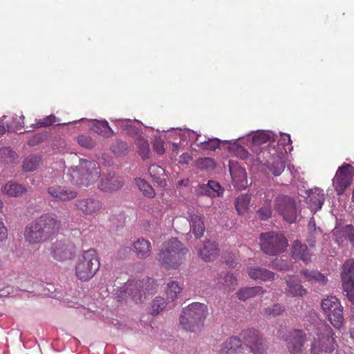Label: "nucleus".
Wrapping results in <instances>:
<instances>
[{
  "instance_id": "nucleus-1",
  "label": "nucleus",
  "mask_w": 354,
  "mask_h": 354,
  "mask_svg": "<svg viewBox=\"0 0 354 354\" xmlns=\"http://www.w3.org/2000/svg\"><path fill=\"white\" fill-rule=\"evenodd\" d=\"M61 221L54 213H45L28 223L24 230V239L30 244L47 241L61 228Z\"/></svg>"
},
{
  "instance_id": "nucleus-2",
  "label": "nucleus",
  "mask_w": 354,
  "mask_h": 354,
  "mask_svg": "<svg viewBox=\"0 0 354 354\" xmlns=\"http://www.w3.org/2000/svg\"><path fill=\"white\" fill-rule=\"evenodd\" d=\"M187 252L180 241L172 238L162 244L157 259L165 269L176 270L185 261Z\"/></svg>"
},
{
  "instance_id": "nucleus-3",
  "label": "nucleus",
  "mask_w": 354,
  "mask_h": 354,
  "mask_svg": "<svg viewBox=\"0 0 354 354\" xmlns=\"http://www.w3.org/2000/svg\"><path fill=\"white\" fill-rule=\"evenodd\" d=\"M100 174L99 164L84 159L80 160L79 165L68 169V180L76 186L88 187L97 180Z\"/></svg>"
},
{
  "instance_id": "nucleus-4",
  "label": "nucleus",
  "mask_w": 354,
  "mask_h": 354,
  "mask_svg": "<svg viewBox=\"0 0 354 354\" xmlns=\"http://www.w3.org/2000/svg\"><path fill=\"white\" fill-rule=\"evenodd\" d=\"M100 261L97 251L93 248L84 250L76 261L74 270L81 281H88L97 273Z\"/></svg>"
},
{
  "instance_id": "nucleus-5",
  "label": "nucleus",
  "mask_w": 354,
  "mask_h": 354,
  "mask_svg": "<svg viewBox=\"0 0 354 354\" xmlns=\"http://www.w3.org/2000/svg\"><path fill=\"white\" fill-rule=\"evenodd\" d=\"M315 335L311 343V353L326 354L335 351L337 345L333 337L334 333L328 324L319 322L315 326Z\"/></svg>"
},
{
  "instance_id": "nucleus-6",
  "label": "nucleus",
  "mask_w": 354,
  "mask_h": 354,
  "mask_svg": "<svg viewBox=\"0 0 354 354\" xmlns=\"http://www.w3.org/2000/svg\"><path fill=\"white\" fill-rule=\"evenodd\" d=\"M207 314L205 304L195 302L183 309L180 317V324L185 330L197 332L203 326Z\"/></svg>"
},
{
  "instance_id": "nucleus-7",
  "label": "nucleus",
  "mask_w": 354,
  "mask_h": 354,
  "mask_svg": "<svg viewBox=\"0 0 354 354\" xmlns=\"http://www.w3.org/2000/svg\"><path fill=\"white\" fill-rule=\"evenodd\" d=\"M158 285L153 279L147 277L142 281H128L124 291L128 294L136 304H141L147 299V295L154 294L157 291Z\"/></svg>"
},
{
  "instance_id": "nucleus-8",
  "label": "nucleus",
  "mask_w": 354,
  "mask_h": 354,
  "mask_svg": "<svg viewBox=\"0 0 354 354\" xmlns=\"http://www.w3.org/2000/svg\"><path fill=\"white\" fill-rule=\"evenodd\" d=\"M261 250L269 256H276L284 252L288 246L286 238L280 233L269 232L262 233L259 237Z\"/></svg>"
},
{
  "instance_id": "nucleus-9",
  "label": "nucleus",
  "mask_w": 354,
  "mask_h": 354,
  "mask_svg": "<svg viewBox=\"0 0 354 354\" xmlns=\"http://www.w3.org/2000/svg\"><path fill=\"white\" fill-rule=\"evenodd\" d=\"M321 307L335 328H340L343 326L344 322L343 307L335 297H327L322 299Z\"/></svg>"
},
{
  "instance_id": "nucleus-10",
  "label": "nucleus",
  "mask_w": 354,
  "mask_h": 354,
  "mask_svg": "<svg viewBox=\"0 0 354 354\" xmlns=\"http://www.w3.org/2000/svg\"><path fill=\"white\" fill-rule=\"evenodd\" d=\"M241 342L253 354H264L266 346L259 332L253 328L243 330L240 333Z\"/></svg>"
},
{
  "instance_id": "nucleus-11",
  "label": "nucleus",
  "mask_w": 354,
  "mask_h": 354,
  "mask_svg": "<svg viewBox=\"0 0 354 354\" xmlns=\"http://www.w3.org/2000/svg\"><path fill=\"white\" fill-rule=\"evenodd\" d=\"M76 246L69 240L62 239L53 242L50 248V254L57 261L71 259L75 254Z\"/></svg>"
},
{
  "instance_id": "nucleus-12",
  "label": "nucleus",
  "mask_w": 354,
  "mask_h": 354,
  "mask_svg": "<svg viewBox=\"0 0 354 354\" xmlns=\"http://www.w3.org/2000/svg\"><path fill=\"white\" fill-rule=\"evenodd\" d=\"M353 167L344 163L339 167L333 178V186L338 195L342 194L352 181Z\"/></svg>"
},
{
  "instance_id": "nucleus-13",
  "label": "nucleus",
  "mask_w": 354,
  "mask_h": 354,
  "mask_svg": "<svg viewBox=\"0 0 354 354\" xmlns=\"http://www.w3.org/2000/svg\"><path fill=\"white\" fill-rule=\"evenodd\" d=\"M276 209L283 218L290 223L297 218L296 204L295 200L287 196H279L276 201Z\"/></svg>"
},
{
  "instance_id": "nucleus-14",
  "label": "nucleus",
  "mask_w": 354,
  "mask_h": 354,
  "mask_svg": "<svg viewBox=\"0 0 354 354\" xmlns=\"http://www.w3.org/2000/svg\"><path fill=\"white\" fill-rule=\"evenodd\" d=\"M306 340V334L303 330L297 329L290 331L285 339L290 354H302Z\"/></svg>"
},
{
  "instance_id": "nucleus-15",
  "label": "nucleus",
  "mask_w": 354,
  "mask_h": 354,
  "mask_svg": "<svg viewBox=\"0 0 354 354\" xmlns=\"http://www.w3.org/2000/svg\"><path fill=\"white\" fill-rule=\"evenodd\" d=\"M47 192L57 201L63 202L71 201L77 196V192L74 189L58 185L48 187Z\"/></svg>"
},
{
  "instance_id": "nucleus-16",
  "label": "nucleus",
  "mask_w": 354,
  "mask_h": 354,
  "mask_svg": "<svg viewBox=\"0 0 354 354\" xmlns=\"http://www.w3.org/2000/svg\"><path fill=\"white\" fill-rule=\"evenodd\" d=\"M77 209L84 215H93L102 208L101 202L93 198L78 199L75 203Z\"/></svg>"
},
{
  "instance_id": "nucleus-17",
  "label": "nucleus",
  "mask_w": 354,
  "mask_h": 354,
  "mask_svg": "<svg viewBox=\"0 0 354 354\" xmlns=\"http://www.w3.org/2000/svg\"><path fill=\"white\" fill-rule=\"evenodd\" d=\"M243 351L241 339L232 336L226 339L221 345L218 354H242Z\"/></svg>"
},
{
  "instance_id": "nucleus-18",
  "label": "nucleus",
  "mask_w": 354,
  "mask_h": 354,
  "mask_svg": "<svg viewBox=\"0 0 354 354\" xmlns=\"http://www.w3.org/2000/svg\"><path fill=\"white\" fill-rule=\"evenodd\" d=\"M230 171L234 184L239 189H244L247 186V175L244 168L230 162Z\"/></svg>"
},
{
  "instance_id": "nucleus-19",
  "label": "nucleus",
  "mask_w": 354,
  "mask_h": 354,
  "mask_svg": "<svg viewBox=\"0 0 354 354\" xmlns=\"http://www.w3.org/2000/svg\"><path fill=\"white\" fill-rule=\"evenodd\" d=\"M124 185L118 176L109 174L103 176L99 183V188L105 192H113L120 189Z\"/></svg>"
},
{
  "instance_id": "nucleus-20",
  "label": "nucleus",
  "mask_w": 354,
  "mask_h": 354,
  "mask_svg": "<svg viewBox=\"0 0 354 354\" xmlns=\"http://www.w3.org/2000/svg\"><path fill=\"white\" fill-rule=\"evenodd\" d=\"M133 251L138 259H145L151 254V245L149 241L139 238L133 243Z\"/></svg>"
},
{
  "instance_id": "nucleus-21",
  "label": "nucleus",
  "mask_w": 354,
  "mask_h": 354,
  "mask_svg": "<svg viewBox=\"0 0 354 354\" xmlns=\"http://www.w3.org/2000/svg\"><path fill=\"white\" fill-rule=\"evenodd\" d=\"M325 197L322 189L315 188L311 189L307 198V203L312 211L320 209L324 203Z\"/></svg>"
},
{
  "instance_id": "nucleus-22",
  "label": "nucleus",
  "mask_w": 354,
  "mask_h": 354,
  "mask_svg": "<svg viewBox=\"0 0 354 354\" xmlns=\"http://www.w3.org/2000/svg\"><path fill=\"white\" fill-rule=\"evenodd\" d=\"M198 254L205 261H214L218 255L217 244L209 241L205 242Z\"/></svg>"
},
{
  "instance_id": "nucleus-23",
  "label": "nucleus",
  "mask_w": 354,
  "mask_h": 354,
  "mask_svg": "<svg viewBox=\"0 0 354 354\" xmlns=\"http://www.w3.org/2000/svg\"><path fill=\"white\" fill-rule=\"evenodd\" d=\"M292 254L294 259H300L305 263H308L311 261V254L309 252L307 245L301 243L299 241L294 242Z\"/></svg>"
},
{
  "instance_id": "nucleus-24",
  "label": "nucleus",
  "mask_w": 354,
  "mask_h": 354,
  "mask_svg": "<svg viewBox=\"0 0 354 354\" xmlns=\"http://www.w3.org/2000/svg\"><path fill=\"white\" fill-rule=\"evenodd\" d=\"M189 218L192 232L196 238H201L205 232L203 216L196 213H189Z\"/></svg>"
},
{
  "instance_id": "nucleus-25",
  "label": "nucleus",
  "mask_w": 354,
  "mask_h": 354,
  "mask_svg": "<svg viewBox=\"0 0 354 354\" xmlns=\"http://www.w3.org/2000/svg\"><path fill=\"white\" fill-rule=\"evenodd\" d=\"M249 277L254 280L260 279L263 281L274 279L275 274L266 268L252 267L248 269Z\"/></svg>"
},
{
  "instance_id": "nucleus-26",
  "label": "nucleus",
  "mask_w": 354,
  "mask_h": 354,
  "mask_svg": "<svg viewBox=\"0 0 354 354\" xmlns=\"http://www.w3.org/2000/svg\"><path fill=\"white\" fill-rule=\"evenodd\" d=\"M266 290L261 286L246 287L239 289L236 296L239 300L245 301L257 295L264 294Z\"/></svg>"
},
{
  "instance_id": "nucleus-27",
  "label": "nucleus",
  "mask_w": 354,
  "mask_h": 354,
  "mask_svg": "<svg viewBox=\"0 0 354 354\" xmlns=\"http://www.w3.org/2000/svg\"><path fill=\"white\" fill-rule=\"evenodd\" d=\"M148 172L153 181L160 187H164L166 185L165 173V170L160 166L153 164L149 167Z\"/></svg>"
},
{
  "instance_id": "nucleus-28",
  "label": "nucleus",
  "mask_w": 354,
  "mask_h": 354,
  "mask_svg": "<svg viewBox=\"0 0 354 354\" xmlns=\"http://www.w3.org/2000/svg\"><path fill=\"white\" fill-rule=\"evenodd\" d=\"M287 292L293 297H303L306 295V290L301 285L299 280L295 277H290L287 281Z\"/></svg>"
},
{
  "instance_id": "nucleus-29",
  "label": "nucleus",
  "mask_w": 354,
  "mask_h": 354,
  "mask_svg": "<svg viewBox=\"0 0 354 354\" xmlns=\"http://www.w3.org/2000/svg\"><path fill=\"white\" fill-rule=\"evenodd\" d=\"M2 192L10 196L17 197L24 194L26 188L21 184L10 181L3 186Z\"/></svg>"
},
{
  "instance_id": "nucleus-30",
  "label": "nucleus",
  "mask_w": 354,
  "mask_h": 354,
  "mask_svg": "<svg viewBox=\"0 0 354 354\" xmlns=\"http://www.w3.org/2000/svg\"><path fill=\"white\" fill-rule=\"evenodd\" d=\"M285 165L283 157L277 154L272 156V162H268V168L274 176H278L283 171Z\"/></svg>"
},
{
  "instance_id": "nucleus-31",
  "label": "nucleus",
  "mask_w": 354,
  "mask_h": 354,
  "mask_svg": "<svg viewBox=\"0 0 354 354\" xmlns=\"http://www.w3.org/2000/svg\"><path fill=\"white\" fill-rule=\"evenodd\" d=\"M93 130L103 137L109 138L115 134L106 120H95L93 124Z\"/></svg>"
},
{
  "instance_id": "nucleus-32",
  "label": "nucleus",
  "mask_w": 354,
  "mask_h": 354,
  "mask_svg": "<svg viewBox=\"0 0 354 354\" xmlns=\"http://www.w3.org/2000/svg\"><path fill=\"white\" fill-rule=\"evenodd\" d=\"M300 274L306 281L312 283L318 282L322 285H325L328 281L324 275L317 271L304 269L300 271Z\"/></svg>"
},
{
  "instance_id": "nucleus-33",
  "label": "nucleus",
  "mask_w": 354,
  "mask_h": 354,
  "mask_svg": "<svg viewBox=\"0 0 354 354\" xmlns=\"http://www.w3.org/2000/svg\"><path fill=\"white\" fill-rule=\"evenodd\" d=\"M342 283H354V261L349 259L344 262L341 274Z\"/></svg>"
},
{
  "instance_id": "nucleus-34",
  "label": "nucleus",
  "mask_w": 354,
  "mask_h": 354,
  "mask_svg": "<svg viewBox=\"0 0 354 354\" xmlns=\"http://www.w3.org/2000/svg\"><path fill=\"white\" fill-rule=\"evenodd\" d=\"M251 197L248 194H241L236 198L234 205L236 210L239 215H243L248 212Z\"/></svg>"
},
{
  "instance_id": "nucleus-35",
  "label": "nucleus",
  "mask_w": 354,
  "mask_h": 354,
  "mask_svg": "<svg viewBox=\"0 0 354 354\" xmlns=\"http://www.w3.org/2000/svg\"><path fill=\"white\" fill-rule=\"evenodd\" d=\"M134 181L137 187L145 197L153 198L156 196L154 189L145 179L138 178H135Z\"/></svg>"
},
{
  "instance_id": "nucleus-36",
  "label": "nucleus",
  "mask_w": 354,
  "mask_h": 354,
  "mask_svg": "<svg viewBox=\"0 0 354 354\" xmlns=\"http://www.w3.org/2000/svg\"><path fill=\"white\" fill-rule=\"evenodd\" d=\"M183 290V286H181L178 281H170L167 283L165 288V294L167 299L171 301H174L177 299L178 295Z\"/></svg>"
},
{
  "instance_id": "nucleus-37",
  "label": "nucleus",
  "mask_w": 354,
  "mask_h": 354,
  "mask_svg": "<svg viewBox=\"0 0 354 354\" xmlns=\"http://www.w3.org/2000/svg\"><path fill=\"white\" fill-rule=\"evenodd\" d=\"M135 143L138 147V153L142 159L148 158L150 152L148 141L141 136L138 135L136 138Z\"/></svg>"
},
{
  "instance_id": "nucleus-38",
  "label": "nucleus",
  "mask_w": 354,
  "mask_h": 354,
  "mask_svg": "<svg viewBox=\"0 0 354 354\" xmlns=\"http://www.w3.org/2000/svg\"><path fill=\"white\" fill-rule=\"evenodd\" d=\"M167 306L165 299L161 297H156L151 304L150 314L152 315H158Z\"/></svg>"
},
{
  "instance_id": "nucleus-39",
  "label": "nucleus",
  "mask_w": 354,
  "mask_h": 354,
  "mask_svg": "<svg viewBox=\"0 0 354 354\" xmlns=\"http://www.w3.org/2000/svg\"><path fill=\"white\" fill-rule=\"evenodd\" d=\"M270 138V136L263 131H259L256 133L252 138V145L253 150L257 151V147L261 145L266 144Z\"/></svg>"
},
{
  "instance_id": "nucleus-40",
  "label": "nucleus",
  "mask_w": 354,
  "mask_h": 354,
  "mask_svg": "<svg viewBox=\"0 0 354 354\" xmlns=\"http://www.w3.org/2000/svg\"><path fill=\"white\" fill-rule=\"evenodd\" d=\"M40 162V157L37 156H30L24 160L22 167L26 171H33L37 168Z\"/></svg>"
},
{
  "instance_id": "nucleus-41",
  "label": "nucleus",
  "mask_w": 354,
  "mask_h": 354,
  "mask_svg": "<svg viewBox=\"0 0 354 354\" xmlns=\"http://www.w3.org/2000/svg\"><path fill=\"white\" fill-rule=\"evenodd\" d=\"M285 308L279 304H274L267 307L263 310V316L266 318H271L283 314Z\"/></svg>"
},
{
  "instance_id": "nucleus-42",
  "label": "nucleus",
  "mask_w": 354,
  "mask_h": 354,
  "mask_svg": "<svg viewBox=\"0 0 354 354\" xmlns=\"http://www.w3.org/2000/svg\"><path fill=\"white\" fill-rule=\"evenodd\" d=\"M215 165L214 160L208 157L198 158L195 161V166L201 170L213 169Z\"/></svg>"
},
{
  "instance_id": "nucleus-43",
  "label": "nucleus",
  "mask_w": 354,
  "mask_h": 354,
  "mask_svg": "<svg viewBox=\"0 0 354 354\" xmlns=\"http://www.w3.org/2000/svg\"><path fill=\"white\" fill-rule=\"evenodd\" d=\"M221 281L220 283L222 286L229 288V289H234L237 285L236 277L232 273L221 274L220 276Z\"/></svg>"
},
{
  "instance_id": "nucleus-44",
  "label": "nucleus",
  "mask_w": 354,
  "mask_h": 354,
  "mask_svg": "<svg viewBox=\"0 0 354 354\" xmlns=\"http://www.w3.org/2000/svg\"><path fill=\"white\" fill-rule=\"evenodd\" d=\"M197 145L203 150L215 151L220 147V140L217 138L209 139L199 142Z\"/></svg>"
},
{
  "instance_id": "nucleus-45",
  "label": "nucleus",
  "mask_w": 354,
  "mask_h": 354,
  "mask_svg": "<svg viewBox=\"0 0 354 354\" xmlns=\"http://www.w3.org/2000/svg\"><path fill=\"white\" fill-rule=\"evenodd\" d=\"M56 122V117L54 115H50L43 119L39 120L35 124H32L34 129L41 127H47Z\"/></svg>"
},
{
  "instance_id": "nucleus-46",
  "label": "nucleus",
  "mask_w": 354,
  "mask_h": 354,
  "mask_svg": "<svg viewBox=\"0 0 354 354\" xmlns=\"http://www.w3.org/2000/svg\"><path fill=\"white\" fill-rule=\"evenodd\" d=\"M207 188L209 189L207 191L209 195L213 197L218 196L223 193V189L220 184L214 180H209L207 185Z\"/></svg>"
},
{
  "instance_id": "nucleus-47",
  "label": "nucleus",
  "mask_w": 354,
  "mask_h": 354,
  "mask_svg": "<svg viewBox=\"0 0 354 354\" xmlns=\"http://www.w3.org/2000/svg\"><path fill=\"white\" fill-rule=\"evenodd\" d=\"M77 140L78 144L85 148L92 149L95 145V142L88 136H80Z\"/></svg>"
},
{
  "instance_id": "nucleus-48",
  "label": "nucleus",
  "mask_w": 354,
  "mask_h": 354,
  "mask_svg": "<svg viewBox=\"0 0 354 354\" xmlns=\"http://www.w3.org/2000/svg\"><path fill=\"white\" fill-rule=\"evenodd\" d=\"M1 158H3L4 162L14 161L17 157L15 151L10 148H3L0 150Z\"/></svg>"
},
{
  "instance_id": "nucleus-49",
  "label": "nucleus",
  "mask_w": 354,
  "mask_h": 354,
  "mask_svg": "<svg viewBox=\"0 0 354 354\" xmlns=\"http://www.w3.org/2000/svg\"><path fill=\"white\" fill-rule=\"evenodd\" d=\"M342 287L349 301L354 304V283H342Z\"/></svg>"
},
{
  "instance_id": "nucleus-50",
  "label": "nucleus",
  "mask_w": 354,
  "mask_h": 354,
  "mask_svg": "<svg viewBox=\"0 0 354 354\" xmlns=\"http://www.w3.org/2000/svg\"><path fill=\"white\" fill-rule=\"evenodd\" d=\"M127 149V145L120 140H116L111 146V150L114 153H121Z\"/></svg>"
},
{
  "instance_id": "nucleus-51",
  "label": "nucleus",
  "mask_w": 354,
  "mask_h": 354,
  "mask_svg": "<svg viewBox=\"0 0 354 354\" xmlns=\"http://www.w3.org/2000/svg\"><path fill=\"white\" fill-rule=\"evenodd\" d=\"M257 214L261 220H267L271 216V208L269 205H265L259 209Z\"/></svg>"
},
{
  "instance_id": "nucleus-52",
  "label": "nucleus",
  "mask_w": 354,
  "mask_h": 354,
  "mask_svg": "<svg viewBox=\"0 0 354 354\" xmlns=\"http://www.w3.org/2000/svg\"><path fill=\"white\" fill-rule=\"evenodd\" d=\"M46 134L43 133H37L34 135L32 138H30L28 142L30 146H35L41 142H43L46 139Z\"/></svg>"
},
{
  "instance_id": "nucleus-53",
  "label": "nucleus",
  "mask_w": 354,
  "mask_h": 354,
  "mask_svg": "<svg viewBox=\"0 0 354 354\" xmlns=\"http://www.w3.org/2000/svg\"><path fill=\"white\" fill-rule=\"evenodd\" d=\"M344 236L349 240L354 248V227L351 225H346L344 231Z\"/></svg>"
},
{
  "instance_id": "nucleus-54",
  "label": "nucleus",
  "mask_w": 354,
  "mask_h": 354,
  "mask_svg": "<svg viewBox=\"0 0 354 354\" xmlns=\"http://www.w3.org/2000/svg\"><path fill=\"white\" fill-rule=\"evenodd\" d=\"M8 238V230L4 223L0 218V244L4 242Z\"/></svg>"
},
{
  "instance_id": "nucleus-55",
  "label": "nucleus",
  "mask_w": 354,
  "mask_h": 354,
  "mask_svg": "<svg viewBox=\"0 0 354 354\" xmlns=\"http://www.w3.org/2000/svg\"><path fill=\"white\" fill-rule=\"evenodd\" d=\"M24 119H25V117L21 113L20 114V115H16V117L13 118V120H15L14 125L15 126V127L21 128V127H24L25 126Z\"/></svg>"
},
{
  "instance_id": "nucleus-56",
  "label": "nucleus",
  "mask_w": 354,
  "mask_h": 354,
  "mask_svg": "<svg viewBox=\"0 0 354 354\" xmlns=\"http://www.w3.org/2000/svg\"><path fill=\"white\" fill-rule=\"evenodd\" d=\"M236 153L237 156H239L241 159L246 158L248 154V151L242 146L236 147Z\"/></svg>"
},
{
  "instance_id": "nucleus-57",
  "label": "nucleus",
  "mask_w": 354,
  "mask_h": 354,
  "mask_svg": "<svg viewBox=\"0 0 354 354\" xmlns=\"http://www.w3.org/2000/svg\"><path fill=\"white\" fill-rule=\"evenodd\" d=\"M280 141L281 142V144L283 145H291V143H292V140L290 139V136L287 133H282L281 135Z\"/></svg>"
},
{
  "instance_id": "nucleus-58",
  "label": "nucleus",
  "mask_w": 354,
  "mask_h": 354,
  "mask_svg": "<svg viewBox=\"0 0 354 354\" xmlns=\"http://www.w3.org/2000/svg\"><path fill=\"white\" fill-rule=\"evenodd\" d=\"M155 151L160 155L163 154L165 152V148L163 145L160 142H156L153 145Z\"/></svg>"
},
{
  "instance_id": "nucleus-59",
  "label": "nucleus",
  "mask_w": 354,
  "mask_h": 354,
  "mask_svg": "<svg viewBox=\"0 0 354 354\" xmlns=\"http://www.w3.org/2000/svg\"><path fill=\"white\" fill-rule=\"evenodd\" d=\"M269 153L266 149H261L260 152L257 155V160L260 162H263L264 159H266L265 153Z\"/></svg>"
},
{
  "instance_id": "nucleus-60",
  "label": "nucleus",
  "mask_w": 354,
  "mask_h": 354,
  "mask_svg": "<svg viewBox=\"0 0 354 354\" xmlns=\"http://www.w3.org/2000/svg\"><path fill=\"white\" fill-rule=\"evenodd\" d=\"M315 220L314 218H311L308 223V227L309 228H311V227H315Z\"/></svg>"
},
{
  "instance_id": "nucleus-61",
  "label": "nucleus",
  "mask_w": 354,
  "mask_h": 354,
  "mask_svg": "<svg viewBox=\"0 0 354 354\" xmlns=\"http://www.w3.org/2000/svg\"><path fill=\"white\" fill-rule=\"evenodd\" d=\"M350 336L354 340V326L350 329Z\"/></svg>"
},
{
  "instance_id": "nucleus-62",
  "label": "nucleus",
  "mask_w": 354,
  "mask_h": 354,
  "mask_svg": "<svg viewBox=\"0 0 354 354\" xmlns=\"http://www.w3.org/2000/svg\"><path fill=\"white\" fill-rule=\"evenodd\" d=\"M6 133V129L3 126H0V134H3Z\"/></svg>"
},
{
  "instance_id": "nucleus-63",
  "label": "nucleus",
  "mask_w": 354,
  "mask_h": 354,
  "mask_svg": "<svg viewBox=\"0 0 354 354\" xmlns=\"http://www.w3.org/2000/svg\"><path fill=\"white\" fill-rule=\"evenodd\" d=\"M91 171H92L91 169H86V171H85L84 176H88L91 173Z\"/></svg>"
},
{
  "instance_id": "nucleus-64",
  "label": "nucleus",
  "mask_w": 354,
  "mask_h": 354,
  "mask_svg": "<svg viewBox=\"0 0 354 354\" xmlns=\"http://www.w3.org/2000/svg\"><path fill=\"white\" fill-rule=\"evenodd\" d=\"M173 146H174V147H177V144H173Z\"/></svg>"
}]
</instances>
